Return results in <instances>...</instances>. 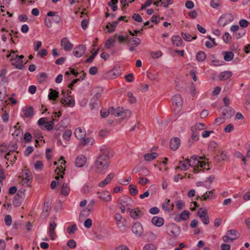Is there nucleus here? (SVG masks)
Instances as JSON below:
<instances>
[{
  "label": "nucleus",
  "instance_id": "obj_41",
  "mask_svg": "<svg viewBox=\"0 0 250 250\" xmlns=\"http://www.w3.org/2000/svg\"><path fill=\"white\" fill-rule=\"evenodd\" d=\"M6 179V176L5 175V171L3 168L0 167V183L1 185H3V181Z\"/></svg>",
  "mask_w": 250,
  "mask_h": 250
},
{
  "label": "nucleus",
  "instance_id": "obj_22",
  "mask_svg": "<svg viewBox=\"0 0 250 250\" xmlns=\"http://www.w3.org/2000/svg\"><path fill=\"white\" fill-rule=\"evenodd\" d=\"M86 162V158L83 155H80L77 157L75 161V164L78 167H83Z\"/></svg>",
  "mask_w": 250,
  "mask_h": 250
},
{
  "label": "nucleus",
  "instance_id": "obj_49",
  "mask_svg": "<svg viewBox=\"0 0 250 250\" xmlns=\"http://www.w3.org/2000/svg\"><path fill=\"white\" fill-rule=\"evenodd\" d=\"M173 2V0H162V4L165 7H167L168 5L172 4Z\"/></svg>",
  "mask_w": 250,
  "mask_h": 250
},
{
  "label": "nucleus",
  "instance_id": "obj_54",
  "mask_svg": "<svg viewBox=\"0 0 250 250\" xmlns=\"http://www.w3.org/2000/svg\"><path fill=\"white\" fill-rule=\"evenodd\" d=\"M47 51L45 49H42L38 52V54L40 56L41 58H44L47 55Z\"/></svg>",
  "mask_w": 250,
  "mask_h": 250
},
{
  "label": "nucleus",
  "instance_id": "obj_5",
  "mask_svg": "<svg viewBox=\"0 0 250 250\" xmlns=\"http://www.w3.org/2000/svg\"><path fill=\"white\" fill-rule=\"evenodd\" d=\"M75 137L79 140L82 141L81 144L82 146L87 144L90 139L89 138H85L86 131L84 128L82 127L77 128L74 132Z\"/></svg>",
  "mask_w": 250,
  "mask_h": 250
},
{
  "label": "nucleus",
  "instance_id": "obj_17",
  "mask_svg": "<svg viewBox=\"0 0 250 250\" xmlns=\"http://www.w3.org/2000/svg\"><path fill=\"white\" fill-rule=\"evenodd\" d=\"M23 117L31 118L34 115V109L32 106H26L22 109Z\"/></svg>",
  "mask_w": 250,
  "mask_h": 250
},
{
  "label": "nucleus",
  "instance_id": "obj_48",
  "mask_svg": "<svg viewBox=\"0 0 250 250\" xmlns=\"http://www.w3.org/2000/svg\"><path fill=\"white\" fill-rule=\"evenodd\" d=\"M4 221L5 222V224L7 226H10L12 224V217L9 215H7L5 216L4 218Z\"/></svg>",
  "mask_w": 250,
  "mask_h": 250
},
{
  "label": "nucleus",
  "instance_id": "obj_46",
  "mask_svg": "<svg viewBox=\"0 0 250 250\" xmlns=\"http://www.w3.org/2000/svg\"><path fill=\"white\" fill-rule=\"evenodd\" d=\"M54 125L53 121L47 122L45 125V127L47 130L50 131L53 128Z\"/></svg>",
  "mask_w": 250,
  "mask_h": 250
},
{
  "label": "nucleus",
  "instance_id": "obj_33",
  "mask_svg": "<svg viewBox=\"0 0 250 250\" xmlns=\"http://www.w3.org/2000/svg\"><path fill=\"white\" fill-rule=\"evenodd\" d=\"M207 58L206 54L204 51H199L196 55V59L199 62H203Z\"/></svg>",
  "mask_w": 250,
  "mask_h": 250
},
{
  "label": "nucleus",
  "instance_id": "obj_2",
  "mask_svg": "<svg viewBox=\"0 0 250 250\" xmlns=\"http://www.w3.org/2000/svg\"><path fill=\"white\" fill-rule=\"evenodd\" d=\"M109 158L104 154L100 155L95 162L93 169L97 173H103L109 167Z\"/></svg>",
  "mask_w": 250,
  "mask_h": 250
},
{
  "label": "nucleus",
  "instance_id": "obj_11",
  "mask_svg": "<svg viewBox=\"0 0 250 250\" xmlns=\"http://www.w3.org/2000/svg\"><path fill=\"white\" fill-rule=\"evenodd\" d=\"M71 191L70 187L68 183H63L60 187V194L63 197L68 196Z\"/></svg>",
  "mask_w": 250,
  "mask_h": 250
},
{
  "label": "nucleus",
  "instance_id": "obj_57",
  "mask_svg": "<svg viewBox=\"0 0 250 250\" xmlns=\"http://www.w3.org/2000/svg\"><path fill=\"white\" fill-rule=\"evenodd\" d=\"M109 134V132L106 130H102L99 132V136L102 138L106 137Z\"/></svg>",
  "mask_w": 250,
  "mask_h": 250
},
{
  "label": "nucleus",
  "instance_id": "obj_25",
  "mask_svg": "<svg viewBox=\"0 0 250 250\" xmlns=\"http://www.w3.org/2000/svg\"><path fill=\"white\" fill-rule=\"evenodd\" d=\"M232 75V73L230 71H226L220 73L219 79L221 81H225L230 78Z\"/></svg>",
  "mask_w": 250,
  "mask_h": 250
},
{
  "label": "nucleus",
  "instance_id": "obj_13",
  "mask_svg": "<svg viewBox=\"0 0 250 250\" xmlns=\"http://www.w3.org/2000/svg\"><path fill=\"white\" fill-rule=\"evenodd\" d=\"M61 45L65 51H69L72 49L73 44L69 41L67 37L63 38L61 41Z\"/></svg>",
  "mask_w": 250,
  "mask_h": 250
},
{
  "label": "nucleus",
  "instance_id": "obj_32",
  "mask_svg": "<svg viewBox=\"0 0 250 250\" xmlns=\"http://www.w3.org/2000/svg\"><path fill=\"white\" fill-rule=\"evenodd\" d=\"M134 0H120L122 10L126 9L129 6V4L133 2Z\"/></svg>",
  "mask_w": 250,
  "mask_h": 250
},
{
  "label": "nucleus",
  "instance_id": "obj_16",
  "mask_svg": "<svg viewBox=\"0 0 250 250\" xmlns=\"http://www.w3.org/2000/svg\"><path fill=\"white\" fill-rule=\"evenodd\" d=\"M189 216L190 212L189 211L185 210L179 216L175 217V220L176 222H180L181 220H187L188 219Z\"/></svg>",
  "mask_w": 250,
  "mask_h": 250
},
{
  "label": "nucleus",
  "instance_id": "obj_62",
  "mask_svg": "<svg viewBox=\"0 0 250 250\" xmlns=\"http://www.w3.org/2000/svg\"><path fill=\"white\" fill-rule=\"evenodd\" d=\"M2 119L4 122H7L9 120V115L6 111H4L2 116Z\"/></svg>",
  "mask_w": 250,
  "mask_h": 250
},
{
  "label": "nucleus",
  "instance_id": "obj_36",
  "mask_svg": "<svg viewBox=\"0 0 250 250\" xmlns=\"http://www.w3.org/2000/svg\"><path fill=\"white\" fill-rule=\"evenodd\" d=\"M118 3V0H110L107 3L108 5L111 7L113 11H115L117 10V3Z\"/></svg>",
  "mask_w": 250,
  "mask_h": 250
},
{
  "label": "nucleus",
  "instance_id": "obj_39",
  "mask_svg": "<svg viewBox=\"0 0 250 250\" xmlns=\"http://www.w3.org/2000/svg\"><path fill=\"white\" fill-rule=\"evenodd\" d=\"M223 39L226 43H229L231 42L232 38L229 33L226 32L223 36Z\"/></svg>",
  "mask_w": 250,
  "mask_h": 250
},
{
  "label": "nucleus",
  "instance_id": "obj_44",
  "mask_svg": "<svg viewBox=\"0 0 250 250\" xmlns=\"http://www.w3.org/2000/svg\"><path fill=\"white\" fill-rule=\"evenodd\" d=\"M34 167L36 169L40 170L42 169L43 167V164L42 162L41 161H36L34 164Z\"/></svg>",
  "mask_w": 250,
  "mask_h": 250
},
{
  "label": "nucleus",
  "instance_id": "obj_55",
  "mask_svg": "<svg viewBox=\"0 0 250 250\" xmlns=\"http://www.w3.org/2000/svg\"><path fill=\"white\" fill-rule=\"evenodd\" d=\"M245 34V32L244 30H239V31H237V32H236L234 34L235 35L236 38L239 39L241 37H242L243 35H244Z\"/></svg>",
  "mask_w": 250,
  "mask_h": 250
},
{
  "label": "nucleus",
  "instance_id": "obj_47",
  "mask_svg": "<svg viewBox=\"0 0 250 250\" xmlns=\"http://www.w3.org/2000/svg\"><path fill=\"white\" fill-rule=\"evenodd\" d=\"M77 229L76 225H73L67 228V232L69 234H74Z\"/></svg>",
  "mask_w": 250,
  "mask_h": 250
},
{
  "label": "nucleus",
  "instance_id": "obj_58",
  "mask_svg": "<svg viewBox=\"0 0 250 250\" xmlns=\"http://www.w3.org/2000/svg\"><path fill=\"white\" fill-rule=\"evenodd\" d=\"M156 248L154 245L152 244H148L144 248V250H155Z\"/></svg>",
  "mask_w": 250,
  "mask_h": 250
},
{
  "label": "nucleus",
  "instance_id": "obj_61",
  "mask_svg": "<svg viewBox=\"0 0 250 250\" xmlns=\"http://www.w3.org/2000/svg\"><path fill=\"white\" fill-rule=\"evenodd\" d=\"M32 139V136L30 134V133L28 132H26L24 134V140L26 142H30L31 140Z\"/></svg>",
  "mask_w": 250,
  "mask_h": 250
},
{
  "label": "nucleus",
  "instance_id": "obj_60",
  "mask_svg": "<svg viewBox=\"0 0 250 250\" xmlns=\"http://www.w3.org/2000/svg\"><path fill=\"white\" fill-rule=\"evenodd\" d=\"M67 246L70 248H74L76 246V243L73 240H70L67 243Z\"/></svg>",
  "mask_w": 250,
  "mask_h": 250
},
{
  "label": "nucleus",
  "instance_id": "obj_4",
  "mask_svg": "<svg viewBox=\"0 0 250 250\" xmlns=\"http://www.w3.org/2000/svg\"><path fill=\"white\" fill-rule=\"evenodd\" d=\"M71 93V91L69 92L64 89L62 91L61 95L62 97L60 99V103L64 107H73L75 105V103L74 99L71 96L69 95Z\"/></svg>",
  "mask_w": 250,
  "mask_h": 250
},
{
  "label": "nucleus",
  "instance_id": "obj_6",
  "mask_svg": "<svg viewBox=\"0 0 250 250\" xmlns=\"http://www.w3.org/2000/svg\"><path fill=\"white\" fill-rule=\"evenodd\" d=\"M183 106V99L180 95H175L172 99V107L175 113H178Z\"/></svg>",
  "mask_w": 250,
  "mask_h": 250
},
{
  "label": "nucleus",
  "instance_id": "obj_28",
  "mask_svg": "<svg viewBox=\"0 0 250 250\" xmlns=\"http://www.w3.org/2000/svg\"><path fill=\"white\" fill-rule=\"evenodd\" d=\"M141 212L138 208H136L131 210L130 214L131 217L134 219H137L141 215Z\"/></svg>",
  "mask_w": 250,
  "mask_h": 250
},
{
  "label": "nucleus",
  "instance_id": "obj_45",
  "mask_svg": "<svg viewBox=\"0 0 250 250\" xmlns=\"http://www.w3.org/2000/svg\"><path fill=\"white\" fill-rule=\"evenodd\" d=\"M148 182V180L145 177H140L138 179V183L142 186H145Z\"/></svg>",
  "mask_w": 250,
  "mask_h": 250
},
{
  "label": "nucleus",
  "instance_id": "obj_50",
  "mask_svg": "<svg viewBox=\"0 0 250 250\" xmlns=\"http://www.w3.org/2000/svg\"><path fill=\"white\" fill-rule=\"evenodd\" d=\"M184 207L185 204L182 201L179 200L177 202L176 207L178 210H181Z\"/></svg>",
  "mask_w": 250,
  "mask_h": 250
},
{
  "label": "nucleus",
  "instance_id": "obj_20",
  "mask_svg": "<svg viewBox=\"0 0 250 250\" xmlns=\"http://www.w3.org/2000/svg\"><path fill=\"white\" fill-rule=\"evenodd\" d=\"M114 218L116 221L117 225L119 228L125 226L126 221L125 219H123L120 213H116L115 215Z\"/></svg>",
  "mask_w": 250,
  "mask_h": 250
},
{
  "label": "nucleus",
  "instance_id": "obj_35",
  "mask_svg": "<svg viewBox=\"0 0 250 250\" xmlns=\"http://www.w3.org/2000/svg\"><path fill=\"white\" fill-rule=\"evenodd\" d=\"M117 24V21L113 22L112 23L109 22L106 26V28L108 29V32L110 33L114 31Z\"/></svg>",
  "mask_w": 250,
  "mask_h": 250
},
{
  "label": "nucleus",
  "instance_id": "obj_31",
  "mask_svg": "<svg viewBox=\"0 0 250 250\" xmlns=\"http://www.w3.org/2000/svg\"><path fill=\"white\" fill-rule=\"evenodd\" d=\"M170 203V200L169 199L166 200V203L163 205V208L166 210H172L174 207V204Z\"/></svg>",
  "mask_w": 250,
  "mask_h": 250
},
{
  "label": "nucleus",
  "instance_id": "obj_15",
  "mask_svg": "<svg viewBox=\"0 0 250 250\" xmlns=\"http://www.w3.org/2000/svg\"><path fill=\"white\" fill-rule=\"evenodd\" d=\"M181 141L179 138L174 137L172 138L169 143V147L172 150H176L180 146Z\"/></svg>",
  "mask_w": 250,
  "mask_h": 250
},
{
  "label": "nucleus",
  "instance_id": "obj_18",
  "mask_svg": "<svg viewBox=\"0 0 250 250\" xmlns=\"http://www.w3.org/2000/svg\"><path fill=\"white\" fill-rule=\"evenodd\" d=\"M132 231L137 235L140 236L143 234V229L140 223H135L132 228Z\"/></svg>",
  "mask_w": 250,
  "mask_h": 250
},
{
  "label": "nucleus",
  "instance_id": "obj_10",
  "mask_svg": "<svg viewBox=\"0 0 250 250\" xmlns=\"http://www.w3.org/2000/svg\"><path fill=\"white\" fill-rule=\"evenodd\" d=\"M233 20L232 16L229 14L222 15L218 21L219 24L221 26H224Z\"/></svg>",
  "mask_w": 250,
  "mask_h": 250
},
{
  "label": "nucleus",
  "instance_id": "obj_14",
  "mask_svg": "<svg viewBox=\"0 0 250 250\" xmlns=\"http://www.w3.org/2000/svg\"><path fill=\"white\" fill-rule=\"evenodd\" d=\"M86 47L83 45H79L75 48L73 54L76 57H81L85 53Z\"/></svg>",
  "mask_w": 250,
  "mask_h": 250
},
{
  "label": "nucleus",
  "instance_id": "obj_26",
  "mask_svg": "<svg viewBox=\"0 0 250 250\" xmlns=\"http://www.w3.org/2000/svg\"><path fill=\"white\" fill-rule=\"evenodd\" d=\"M59 92L52 88L49 89L48 99L50 100L55 101L59 97Z\"/></svg>",
  "mask_w": 250,
  "mask_h": 250
},
{
  "label": "nucleus",
  "instance_id": "obj_42",
  "mask_svg": "<svg viewBox=\"0 0 250 250\" xmlns=\"http://www.w3.org/2000/svg\"><path fill=\"white\" fill-rule=\"evenodd\" d=\"M182 37L184 40L188 42L191 41L192 40L196 39L197 38L196 35H194V36H191L190 35L187 34H184L182 35Z\"/></svg>",
  "mask_w": 250,
  "mask_h": 250
},
{
  "label": "nucleus",
  "instance_id": "obj_8",
  "mask_svg": "<svg viewBox=\"0 0 250 250\" xmlns=\"http://www.w3.org/2000/svg\"><path fill=\"white\" fill-rule=\"evenodd\" d=\"M198 216L201 219L203 223L206 225L209 224V217L208 210L206 208H199L197 212Z\"/></svg>",
  "mask_w": 250,
  "mask_h": 250
},
{
  "label": "nucleus",
  "instance_id": "obj_59",
  "mask_svg": "<svg viewBox=\"0 0 250 250\" xmlns=\"http://www.w3.org/2000/svg\"><path fill=\"white\" fill-rule=\"evenodd\" d=\"M239 24L242 27H247L249 25V22L243 19L239 21Z\"/></svg>",
  "mask_w": 250,
  "mask_h": 250
},
{
  "label": "nucleus",
  "instance_id": "obj_30",
  "mask_svg": "<svg viewBox=\"0 0 250 250\" xmlns=\"http://www.w3.org/2000/svg\"><path fill=\"white\" fill-rule=\"evenodd\" d=\"M158 156L155 152H152L146 154L144 156L145 159L147 161H150L155 159Z\"/></svg>",
  "mask_w": 250,
  "mask_h": 250
},
{
  "label": "nucleus",
  "instance_id": "obj_7",
  "mask_svg": "<svg viewBox=\"0 0 250 250\" xmlns=\"http://www.w3.org/2000/svg\"><path fill=\"white\" fill-rule=\"evenodd\" d=\"M59 162L61 164L60 167H58L55 170V173H56V175L55 176V179L57 181L62 180L63 178V175L64 174V170L65 168V163L66 161H65L64 158L62 157L59 160Z\"/></svg>",
  "mask_w": 250,
  "mask_h": 250
},
{
  "label": "nucleus",
  "instance_id": "obj_29",
  "mask_svg": "<svg viewBox=\"0 0 250 250\" xmlns=\"http://www.w3.org/2000/svg\"><path fill=\"white\" fill-rule=\"evenodd\" d=\"M224 60L226 61L229 62L232 60L234 58V54L231 51H226L223 52Z\"/></svg>",
  "mask_w": 250,
  "mask_h": 250
},
{
  "label": "nucleus",
  "instance_id": "obj_63",
  "mask_svg": "<svg viewBox=\"0 0 250 250\" xmlns=\"http://www.w3.org/2000/svg\"><path fill=\"white\" fill-rule=\"evenodd\" d=\"M221 250H230V246L227 244H223L221 246Z\"/></svg>",
  "mask_w": 250,
  "mask_h": 250
},
{
  "label": "nucleus",
  "instance_id": "obj_19",
  "mask_svg": "<svg viewBox=\"0 0 250 250\" xmlns=\"http://www.w3.org/2000/svg\"><path fill=\"white\" fill-rule=\"evenodd\" d=\"M199 221L196 219L192 220L190 223V227L192 229H194L193 233L195 235H198L201 232V229L198 228Z\"/></svg>",
  "mask_w": 250,
  "mask_h": 250
},
{
  "label": "nucleus",
  "instance_id": "obj_53",
  "mask_svg": "<svg viewBox=\"0 0 250 250\" xmlns=\"http://www.w3.org/2000/svg\"><path fill=\"white\" fill-rule=\"evenodd\" d=\"M133 19L137 22H142V18L139 14H134L132 17Z\"/></svg>",
  "mask_w": 250,
  "mask_h": 250
},
{
  "label": "nucleus",
  "instance_id": "obj_56",
  "mask_svg": "<svg viewBox=\"0 0 250 250\" xmlns=\"http://www.w3.org/2000/svg\"><path fill=\"white\" fill-rule=\"evenodd\" d=\"M162 55V53L160 51H158L155 52H152L151 53V56L152 58L157 59L160 57Z\"/></svg>",
  "mask_w": 250,
  "mask_h": 250
},
{
  "label": "nucleus",
  "instance_id": "obj_38",
  "mask_svg": "<svg viewBox=\"0 0 250 250\" xmlns=\"http://www.w3.org/2000/svg\"><path fill=\"white\" fill-rule=\"evenodd\" d=\"M129 192L132 195H136L138 193L137 187L134 185H130L129 186Z\"/></svg>",
  "mask_w": 250,
  "mask_h": 250
},
{
  "label": "nucleus",
  "instance_id": "obj_27",
  "mask_svg": "<svg viewBox=\"0 0 250 250\" xmlns=\"http://www.w3.org/2000/svg\"><path fill=\"white\" fill-rule=\"evenodd\" d=\"M206 127V125L204 124L198 123L192 126L191 129L192 131H196L199 133V131L205 129Z\"/></svg>",
  "mask_w": 250,
  "mask_h": 250
},
{
  "label": "nucleus",
  "instance_id": "obj_3",
  "mask_svg": "<svg viewBox=\"0 0 250 250\" xmlns=\"http://www.w3.org/2000/svg\"><path fill=\"white\" fill-rule=\"evenodd\" d=\"M18 51H14L11 50L10 53L6 55V57L10 58V61L12 65H14L17 68H21L23 66V62L22 59L24 56L22 55L19 56L17 54Z\"/></svg>",
  "mask_w": 250,
  "mask_h": 250
},
{
  "label": "nucleus",
  "instance_id": "obj_23",
  "mask_svg": "<svg viewBox=\"0 0 250 250\" xmlns=\"http://www.w3.org/2000/svg\"><path fill=\"white\" fill-rule=\"evenodd\" d=\"M171 42L174 45L177 46H181L183 44V40L179 35L173 36L171 38Z\"/></svg>",
  "mask_w": 250,
  "mask_h": 250
},
{
  "label": "nucleus",
  "instance_id": "obj_9",
  "mask_svg": "<svg viewBox=\"0 0 250 250\" xmlns=\"http://www.w3.org/2000/svg\"><path fill=\"white\" fill-rule=\"evenodd\" d=\"M238 237V232L235 230L231 229L227 231L226 235L222 237V239L224 242L227 243L229 241H233Z\"/></svg>",
  "mask_w": 250,
  "mask_h": 250
},
{
  "label": "nucleus",
  "instance_id": "obj_12",
  "mask_svg": "<svg viewBox=\"0 0 250 250\" xmlns=\"http://www.w3.org/2000/svg\"><path fill=\"white\" fill-rule=\"evenodd\" d=\"M18 152L15 150L9 151L6 153L4 157L11 164L14 163L17 159Z\"/></svg>",
  "mask_w": 250,
  "mask_h": 250
},
{
  "label": "nucleus",
  "instance_id": "obj_37",
  "mask_svg": "<svg viewBox=\"0 0 250 250\" xmlns=\"http://www.w3.org/2000/svg\"><path fill=\"white\" fill-rule=\"evenodd\" d=\"M72 131L70 129H66L62 135V137L65 140L68 141L70 139Z\"/></svg>",
  "mask_w": 250,
  "mask_h": 250
},
{
  "label": "nucleus",
  "instance_id": "obj_1",
  "mask_svg": "<svg viewBox=\"0 0 250 250\" xmlns=\"http://www.w3.org/2000/svg\"><path fill=\"white\" fill-rule=\"evenodd\" d=\"M186 162L189 166L193 167L194 172L209 169L208 161L205 157L192 156L186 160Z\"/></svg>",
  "mask_w": 250,
  "mask_h": 250
},
{
  "label": "nucleus",
  "instance_id": "obj_34",
  "mask_svg": "<svg viewBox=\"0 0 250 250\" xmlns=\"http://www.w3.org/2000/svg\"><path fill=\"white\" fill-rule=\"evenodd\" d=\"M208 38L210 40V41H207L206 42V46L208 48H210L217 45V43L215 42L214 39L211 38L210 36H208Z\"/></svg>",
  "mask_w": 250,
  "mask_h": 250
},
{
  "label": "nucleus",
  "instance_id": "obj_40",
  "mask_svg": "<svg viewBox=\"0 0 250 250\" xmlns=\"http://www.w3.org/2000/svg\"><path fill=\"white\" fill-rule=\"evenodd\" d=\"M115 40L113 38L109 39L105 42V46L107 48H110L114 45Z\"/></svg>",
  "mask_w": 250,
  "mask_h": 250
},
{
  "label": "nucleus",
  "instance_id": "obj_24",
  "mask_svg": "<svg viewBox=\"0 0 250 250\" xmlns=\"http://www.w3.org/2000/svg\"><path fill=\"white\" fill-rule=\"evenodd\" d=\"M99 198L104 201L108 202L111 199V194L108 191H104L100 193Z\"/></svg>",
  "mask_w": 250,
  "mask_h": 250
},
{
  "label": "nucleus",
  "instance_id": "obj_52",
  "mask_svg": "<svg viewBox=\"0 0 250 250\" xmlns=\"http://www.w3.org/2000/svg\"><path fill=\"white\" fill-rule=\"evenodd\" d=\"M234 129V126L232 124H229L225 128L224 131L227 133H229Z\"/></svg>",
  "mask_w": 250,
  "mask_h": 250
},
{
  "label": "nucleus",
  "instance_id": "obj_21",
  "mask_svg": "<svg viewBox=\"0 0 250 250\" xmlns=\"http://www.w3.org/2000/svg\"><path fill=\"white\" fill-rule=\"evenodd\" d=\"M151 222L153 225L160 227L162 226L164 224V219L161 217L154 216L151 219Z\"/></svg>",
  "mask_w": 250,
  "mask_h": 250
},
{
  "label": "nucleus",
  "instance_id": "obj_43",
  "mask_svg": "<svg viewBox=\"0 0 250 250\" xmlns=\"http://www.w3.org/2000/svg\"><path fill=\"white\" fill-rule=\"evenodd\" d=\"M192 135L191 137V140H190V141H197L199 139V133L196 131H192Z\"/></svg>",
  "mask_w": 250,
  "mask_h": 250
},
{
  "label": "nucleus",
  "instance_id": "obj_64",
  "mask_svg": "<svg viewBox=\"0 0 250 250\" xmlns=\"http://www.w3.org/2000/svg\"><path fill=\"white\" fill-rule=\"evenodd\" d=\"M115 250H129L128 248L125 245H120L115 248Z\"/></svg>",
  "mask_w": 250,
  "mask_h": 250
},
{
  "label": "nucleus",
  "instance_id": "obj_51",
  "mask_svg": "<svg viewBox=\"0 0 250 250\" xmlns=\"http://www.w3.org/2000/svg\"><path fill=\"white\" fill-rule=\"evenodd\" d=\"M153 0H147L145 3L142 5L141 7V9H144L146 8L147 7L149 6L152 3H153Z\"/></svg>",
  "mask_w": 250,
  "mask_h": 250
}]
</instances>
